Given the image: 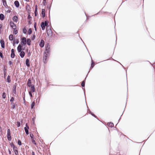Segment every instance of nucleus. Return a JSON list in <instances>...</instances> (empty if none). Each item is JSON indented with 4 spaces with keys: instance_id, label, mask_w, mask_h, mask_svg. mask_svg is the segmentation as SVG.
<instances>
[{
    "instance_id": "obj_48",
    "label": "nucleus",
    "mask_w": 155,
    "mask_h": 155,
    "mask_svg": "<svg viewBox=\"0 0 155 155\" xmlns=\"http://www.w3.org/2000/svg\"><path fill=\"white\" fill-rule=\"evenodd\" d=\"M0 57L2 58H3V54L2 52H0Z\"/></svg>"
},
{
    "instance_id": "obj_58",
    "label": "nucleus",
    "mask_w": 155,
    "mask_h": 155,
    "mask_svg": "<svg viewBox=\"0 0 155 155\" xmlns=\"http://www.w3.org/2000/svg\"><path fill=\"white\" fill-rule=\"evenodd\" d=\"M31 18V17L30 15H28V19H29Z\"/></svg>"
},
{
    "instance_id": "obj_5",
    "label": "nucleus",
    "mask_w": 155,
    "mask_h": 155,
    "mask_svg": "<svg viewBox=\"0 0 155 155\" xmlns=\"http://www.w3.org/2000/svg\"><path fill=\"white\" fill-rule=\"evenodd\" d=\"M44 45H45V42L42 39L41 41V42H40V44H39V45L41 47L43 48V47H44Z\"/></svg>"
},
{
    "instance_id": "obj_3",
    "label": "nucleus",
    "mask_w": 155,
    "mask_h": 155,
    "mask_svg": "<svg viewBox=\"0 0 155 155\" xmlns=\"http://www.w3.org/2000/svg\"><path fill=\"white\" fill-rule=\"evenodd\" d=\"M21 43L22 45H25L26 44V39L25 37H23L21 39Z\"/></svg>"
},
{
    "instance_id": "obj_17",
    "label": "nucleus",
    "mask_w": 155,
    "mask_h": 155,
    "mask_svg": "<svg viewBox=\"0 0 155 155\" xmlns=\"http://www.w3.org/2000/svg\"><path fill=\"white\" fill-rule=\"evenodd\" d=\"M13 20L15 22H17L18 21V17L15 16L13 17Z\"/></svg>"
},
{
    "instance_id": "obj_43",
    "label": "nucleus",
    "mask_w": 155,
    "mask_h": 155,
    "mask_svg": "<svg viewBox=\"0 0 155 155\" xmlns=\"http://www.w3.org/2000/svg\"><path fill=\"white\" fill-rule=\"evenodd\" d=\"M26 10L27 11H29V10H30V7H29V5H28L26 6Z\"/></svg>"
},
{
    "instance_id": "obj_7",
    "label": "nucleus",
    "mask_w": 155,
    "mask_h": 155,
    "mask_svg": "<svg viewBox=\"0 0 155 155\" xmlns=\"http://www.w3.org/2000/svg\"><path fill=\"white\" fill-rule=\"evenodd\" d=\"M0 42L1 44L2 48H4L5 43L4 41L2 39H1L0 40Z\"/></svg>"
},
{
    "instance_id": "obj_42",
    "label": "nucleus",
    "mask_w": 155,
    "mask_h": 155,
    "mask_svg": "<svg viewBox=\"0 0 155 155\" xmlns=\"http://www.w3.org/2000/svg\"><path fill=\"white\" fill-rule=\"evenodd\" d=\"M8 64L10 66H12L13 65V63L11 61H9Z\"/></svg>"
},
{
    "instance_id": "obj_19",
    "label": "nucleus",
    "mask_w": 155,
    "mask_h": 155,
    "mask_svg": "<svg viewBox=\"0 0 155 155\" xmlns=\"http://www.w3.org/2000/svg\"><path fill=\"white\" fill-rule=\"evenodd\" d=\"M13 150L15 155H18V150H17V147H16V148L13 149Z\"/></svg>"
},
{
    "instance_id": "obj_24",
    "label": "nucleus",
    "mask_w": 155,
    "mask_h": 155,
    "mask_svg": "<svg viewBox=\"0 0 155 155\" xmlns=\"http://www.w3.org/2000/svg\"><path fill=\"white\" fill-rule=\"evenodd\" d=\"M11 80H10V76L8 75L7 79V82L8 83H9L11 82Z\"/></svg>"
},
{
    "instance_id": "obj_6",
    "label": "nucleus",
    "mask_w": 155,
    "mask_h": 155,
    "mask_svg": "<svg viewBox=\"0 0 155 155\" xmlns=\"http://www.w3.org/2000/svg\"><path fill=\"white\" fill-rule=\"evenodd\" d=\"M11 56L12 58H14L15 56V50L13 49L11 50Z\"/></svg>"
},
{
    "instance_id": "obj_45",
    "label": "nucleus",
    "mask_w": 155,
    "mask_h": 155,
    "mask_svg": "<svg viewBox=\"0 0 155 155\" xmlns=\"http://www.w3.org/2000/svg\"><path fill=\"white\" fill-rule=\"evenodd\" d=\"M31 141L35 145H36V143H35V142L34 139H32Z\"/></svg>"
},
{
    "instance_id": "obj_56",
    "label": "nucleus",
    "mask_w": 155,
    "mask_h": 155,
    "mask_svg": "<svg viewBox=\"0 0 155 155\" xmlns=\"http://www.w3.org/2000/svg\"><path fill=\"white\" fill-rule=\"evenodd\" d=\"M91 115L93 116V117H95V118H97V117L93 113H92V114H91Z\"/></svg>"
},
{
    "instance_id": "obj_64",
    "label": "nucleus",
    "mask_w": 155,
    "mask_h": 155,
    "mask_svg": "<svg viewBox=\"0 0 155 155\" xmlns=\"http://www.w3.org/2000/svg\"><path fill=\"white\" fill-rule=\"evenodd\" d=\"M26 2H29V0H25Z\"/></svg>"
},
{
    "instance_id": "obj_54",
    "label": "nucleus",
    "mask_w": 155,
    "mask_h": 155,
    "mask_svg": "<svg viewBox=\"0 0 155 155\" xmlns=\"http://www.w3.org/2000/svg\"><path fill=\"white\" fill-rule=\"evenodd\" d=\"M13 33L14 34L16 35L18 33V31L17 30L14 31Z\"/></svg>"
},
{
    "instance_id": "obj_28",
    "label": "nucleus",
    "mask_w": 155,
    "mask_h": 155,
    "mask_svg": "<svg viewBox=\"0 0 155 155\" xmlns=\"http://www.w3.org/2000/svg\"><path fill=\"white\" fill-rule=\"evenodd\" d=\"M37 5H36L35 6V16H36L37 15Z\"/></svg>"
},
{
    "instance_id": "obj_50",
    "label": "nucleus",
    "mask_w": 155,
    "mask_h": 155,
    "mask_svg": "<svg viewBox=\"0 0 155 155\" xmlns=\"http://www.w3.org/2000/svg\"><path fill=\"white\" fill-rule=\"evenodd\" d=\"M30 137H31V138L32 139L33 138V135L32 134H30Z\"/></svg>"
},
{
    "instance_id": "obj_12",
    "label": "nucleus",
    "mask_w": 155,
    "mask_h": 155,
    "mask_svg": "<svg viewBox=\"0 0 155 155\" xmlns=\"http://www.w3.org/2000/svg\"><path fill=\"white\" fill-rule=\"evenodd\" d=\"M20 56L21 58H23L25 55V53L24 51H21L20 52Z\"/></svg>"
},
{
    "instance_id": "obj_63",
    "label": "nucleus",
    "mask_w": 155,
    "mask_h": 155,
    "mask_svg": "<svg viewBox=\"0 0 155 155\" xmlns=\"http://www.w3.org/2000/svg\"><path fill=\"white\" fill-rule=\"evenodd\" d=\"M7 12H10V10H8L7 11Z\"/></svg>"
},
{
    "instance_id": "obj_38",
    "label": "nucleus",
    "mask_w": 155,
    "mask_h": 155,
    "mask_svg": "<svg viewBox=\"0 0 155 155\" xmlns=\"http://www.w3.org/2000/svg\"><path fill=\"white\" fill-rule=\"evenodd\" d=\"M25 133L27 135H28L29 134L28 130L26 129V128L25 129Z\"/></svg>"
},
{
    "instance_id": "obj_51",
    "label": "nucleus",
    "mask_w": 155,
    "mask_h": 155,
    "mask_svg": "<svg viewBox=\"0 0 155 155\" xmlns=\"http://www.w3.org/2000/svg\"><path fill=\"white\" fill-rule=\"evenodd\" d=\"M4 72H6L7 69L6 68L5 66H4L3 68Z\"/></svg>"
},
{
    "instance_id": "obj_29",
    "label": "nucleus",
    "mask_w": 155,
    "mask_h": 155,
    "mask_svg": "<svg viewBox=\"0 0 155 155\" xmlns=\"http://www.w3.org/2000/svg\"><path fill=\"white\" fill-rule=\"evenodd\" d=\"M7 137L8 140L9 141H11L12 139L11 137V135H7Z\"/></svg>"
},
{
    "instance_id": "obj_30",
    "label": "nucleus",
    "mask_w": 155,
    "mask_h": 155,
    "mask_svg": "<svg viewBox=\"0 0 155 155\" xmlns=\"http://www.w3.org/2000/svg\"><path fill=\"white\" fill-rule=\"evenodd\" d=\"M35 37L36 36L35 35H32L31 36V39L33 41L35 39Z\"/></svg>"
},
{
    "instance_id": "obj_37",
    "label": "nucleus",
    "mask_w": 155,
    "mask_h": 155,
    "mask_svg": "<svg viewBox=\"0 0 155 155\" xmlns=\"http://www.w3.org/2000/svg\"><path fill=\"white\" fill-rule=\"evenodd\" d=\"M26 127H25L24 129L26 128V129L28 130L29 129V127L28 125L27 124H26L25 125Z\"/></svg>"
},
{
    "instance_id": "obj_36",
    "label": "nucleus",
    "mask_w": 155,
    "mask_h": 155,
    "mask_svg": "<svg viewBox=\"0 0 155 155\" xmlns=\"http://www.w3.org/2000/svg\"><path fill=\"white\" fill-rule=\"evenodd\" d=\"M23 32L25 34H26L27 32V30L25 28H24L23 30Z\"/></svg>"
},
{
    "instance_id": "obj_25",
    "label": "nucleus",
    "mask_w": 155,
    "mask_h": 155,
    "mask_svg": "<svg viewBox=\"0 0 155 155\" xmlns=\"http://www.w3.org/2000/svg\"><path fill=\"white\" fill-rule=\"evenodd\" d=\"M107 125L110 127H112L114 126L113 123L111 122H109L107 123Z\"/></svg>"
},
{
    "instance_id": "obj_22",
    "label": "nucleus",
    "mask_w": 155,
    "mask_h": 155,
    "mask_svg": "<svg viewBox=\"0 0 155 155\" xmlns=\"http://www.w3.org/2000/svg\"><path fill=\"white\" fill-rule=\"evenodd\" d=\"M45 26L44 24V22H41V28L43 30H44L45 29Z\"/></svg>"
},
{
    "instance_id": "obj_60",
    "label": "nucleus",
    "mask_w": 155,
    "mask_h": 155,
    "mask_svg": "<svg viewBox=\"0 0 155 155\" xmlns=\"http://www.w3.org/2000/svg\"><path fill=\"white\" fill-rule=\"evenodd\" d=\"M8 152H9V154H11V153H12L11 151L9 150Z\"/></svg>"
},
{
    "instance_id": "obj_49",
    "label": "nucleus",
    "mask_w": 155,
    "mask_h": 155,
    "mask_svg": "<svg viewBox=\"0 0 155 155\" xmlns=\"http://www.w3.org/2000/svg\"><path fill=\"white\" fill-rule=\"evenodd\" d=\"M24 95L23 97V100L24 102L25 103V93H24Z\"/></svg>"
},
{
    "instance_id": "obj_2",
    "label": "nucleus",
    "mask_w": 155,
    "mask_h": 155,
    "mask_svg": "<svg viewBox=\"0 0 155 155\" xmlns=\"http://www.w3.org/2000/svg\"><path fill=\"white\" fill-rule=\"evenodd\" d=\"M48 54V53H45V52H44V54L43 57V61L44 63H45L46 62L47 59L48 54Z\"/></svg>"
},
{
    "instance_id": "obj_21",
    "label": "nucleus",
    "mask_w": 155,
    "mask_h": 155,
    "mask_svg": "<svg viewBox=\"0 0 155 155\" xmlns=\"http://www.w3.org/2000/svg\"><path fill=\"white\" fill-rule=\"evenodd\" d=\"M11 104L12 105L11 108L12 109H14L15 108L16 104L14 102L11 103Z\"/></svg>"
},
{
    "instance_id": "obj_52",
    "label": "nucleus",
    "mask_w": 155,
    "mask_h": 155,
    "mask_svg": "<svg viewBox=\"0 0 155 155\" xmlns=\"http://www.w3.org/2000/svg\"><path fill=\"white\" fill-rule=\"evenodd\" d=\"M29 94L30 96L31 97H32V94H31V91H29Z\"/></svg>"
},
{
    "instance_id": "obj_8",
    "label": "nucleus",
    "mask_w": 155,
    "mask_h": 155,
    "mask_svg": "<svg viewBox=\"0 0 155 155\" xmlns=\"http://www.w3.org/2000/svg\"><path fill=\"white\" fill-rule=\"evenodd\" d=\"M30 91L32 92H34L35 91V87L34 85L32 84L31 86Z\"/></svg>"
},
{
    "instance_id": "obj_1",
    "label": "nucleus",
    "mask_w": 155,
    "mask_h": 155,
    "mask_svg": "<svg viewBox=\"0 0 155 155\" xmlns=\"http://www.w3.org/2000/svg\"><path fill=\"white\" fill-rule=\"evenodd\" d=\"M45 53H48L49 54L50 52V45L49 44H47L45 45Z\"/></svg>"
},
{
    "instance_id": "obj_13",
    "label": "nucleus",
    "mask_w": 155,
    "mask_h": 155,
    "mask_svg": "<svg viewBox=\"0 0 155 155\" xmlns=\"http://www.w3.org/2000/svg\"><path fill=\"white\" fill-rule=\"evenodd\" d=\"M31 80L30 79H29L28 80V81H27V84L28 87H30L31 85Z\"/></svg>"
},
{
    "instance_id": "obj_10",
    "label": "nucleus",
    "mask_w": 155,
    "mask_h": 155,
    "mask_svg": "<svg viewBox=\"0 0 155 155\" xmlns=\"http://www.w3.org/2000/svg\"><path fill=\"white\" fill-rule=\"evenodd\" d=\"M22 46L21 45L19 44L17 47V50L19 52L21 51L22 50Z\"/></svg>"
},
{
    "instance_id": "obj_61",
    "label": "nucleus",
    "mask_w": 155,
    "mask_h": 155,
    "mask_svg": "<svg viewBox=\"0 0 155 155\" xmlns=\"http://www.w3.org/2000/svg\"><path fill=\"white\" fill-rule=\"evenodd\" d=\"M89 110V113L91 114L93 113H92L90 110Z\"/></svg>"
},
{
    "instance_id": "obj_4",
    "label": "nucleus",
    "mask_w": 155,
    "mask_h": 155,
    "mask_svg": "<svg viewBox=\"0 0 155 155\" xmlns=\"http://www.w3.org/2000/svg\"><path fill=\"white\" fill-rule=\"evenodd\" d=\"M10 26L14 30H15L16 29V26L15 24L13 22H10Z\"/></svg>"
},
{
    "instance_id": "obj_15",
    "label": "nucleus",
    "mask_w": 155,
    "mask_h": 155,
    "mask_svg": "<svg viewBox=\"0 0 155 155\" xmlns=\"http://www.w3.org/2000/svg\"><path fill=\"white\" fill-rule=\"evenodd\" d=\"M25 63L27 66L28 67H29L30 66L29 60L28 59H26Z\"/></svg>"
},
{
    "instance_id": "obj_34",
    "label": "nucleus",
    "mask_w": 155,
    "mask_h": 155,
    "mask_svg": "<svg viewBox=\"0 0 155 155\" xmlns=\"http://www.w3.org/2000/svg\"><path fill=\"white\" fill-rule=\"evenodd\" d=\"M91 62L92 63L91 64V68H92L94 66V63L92 59H91Z\"/></svg>"
},
{
    "instance_id": "obj_18",
    "label": "nucleus",
    "mask_w": 155,
    "mask_h": 155,
    "mask_svg": "<svg viewBox=\"0 0 155 155\" xmlns=\"http://www.w3.org/2000/svg\"><path fill=\"white\" fill-rule=\"evenodd\" d=\"M85 79H85V80L82 82L81 83V86L82 87V88L83 89H84V90H85V88H84L83 87H84L85 86Z\"/></svg>"
},
{
    "instance_id": "obj_59",
    "label": "nucleus",
    "mask_w": 155,
    "mask_h": 155,
    "mask_svg": "<svg viewBox=\"0 0 155 155\" xmlns=\"http://www.w3.org/2000/svg\"><path fill=\"white\" fill-rule=\"evenodd\" d=\"M32 155H35V152L34 151H32Z\"/></svg>"
},
{
    "instance_id": "obj_31",
    "label": "nucleus",
    "mask_w": 155,
    "mask_h": 155,
    "mask_svg": "<svg viewBox=\"0 0 155 155\" xmlns=\"http://www.w3.org/2000/svg\"><path fill=\"white\" fill-rule=\"evenodd\" d=\"M35 105V102L34 101H33L31 105V108L33 109V108L34 107Z\"/></svg>"
},
{
    "instance_id": "obj_41",
    "label": "nucleus",
    "mask_w": 155,
    "mask_h": 155,
    "mask_svg": "<svg viewBox=\"0 0 155 155\" xmlns=\"http://www.w3.org/2000/svg\"><path fill=\"white\" fill-rule=\"evenodd\" d=\"M17 127H19L20 126V123L19 122V121H17Z\"/></svg>"
},
{
    "instance_id": "obj_46",
    "label": "nucleus",
    "mask_w": 155,
    "mask_h": 155,
    "mask_svg": "<svg viewBox=\"0 0 155 155\" xmlns=\"http://www.w3.org/2000/svg\"><path fill=\"white\" fill-rule=\"evenodd\" d=\"M11 146L13 148V149L16 148V147L15 146V145L12 143L11 144Z\"/></svg>"
},
{
    "instance_id": "obj_57",
    "label": "nucleus",
    "mask_w": 155,
    "mask_h": 155,
    "mask_svg": "<svg viewBox=\"0 0 155 155\" xmlns=\"http://www.w3.org/2000/svg\"><path fill=\"white\" fill-rule=\"evenodd\" d=\"M19 43V41L18 40H17L16 42H14L13 43L14 44L16 43L17 44H18Z\"/></svg>"
},
{
    "instance_id": "obj_40",
    "label": "nucleus",
    "mask_w": 155,
    "mask_h": 155,
    "mask_svg": "<svg viewBox=\"0 0 155 155\" xmlns=\"http://www.w3.org/2000/svg\"><path fill=\"white\" fill-rule=\"evenodd\" d=\"M14 101V98L13 97H12L10 99V101L11 103L13 102Z\"/></svg>"
},
{
    "instance_id": "obj_14",
    "label": "nucleus",
    "mask_w": 155,
    "mask_h": 155,
    "mask_svg": "<svg viewBox=\"0 0 155 155\" xmlns=\"http://www.w3.org/2000/svg\"><path fill=\"white\" fill-rule=\"evenodd\" d=\"M14 4L17 8L19 6V3L18 1H16L15 2Z\"/></svg>"
},
{
    "instance_id": "obj_62",
    "label": "nucleus",
    "mask_w": 155,
    "mask_h": 155,
    "mask_svg": "<svg viewBox=\"0 0 155 155\" xmlns=\"http://www.w3.org/2000/svg\"><path fill=\"white\" fill-rule=\"evenodd\" d=\"M28 56H30L31 55V53H30V51H29L28 53Z\"/></svg>"
},
{
    "instance_id": "obj_35",
    "label": "nucleus",
    "mask_w": 155,
    "mask_h": 155,
    "mask_svg": "<svg viewBox=\"0 0 155 155\" xmlns=\"http://www.w3.org/2000/svg\"><path fill=\"white\" fill-rule=\"evenodd\" d=\"M48 21H45V22H44V24L45 26H47L48 24Z\"/></svg>"
},
{
    "instance_id": "obj_32",
    "label": "nucleus",
    "mask_w": 155,
    "mask_h": 155,
    "mask_svg": "<svg viewBox=\"0 0 155 155\" xmlns=\"http://www.w3.org/2000/svg\"><path fill=\"white\" fill-rule=\"evenodd\" d=\"M32 32V30L31 28H30L29 29L28 31V33L29 35H30L31 34Z\"/></svg>"
},
{
    "instance_id": "obj_20",
    "label": "nucleus",
    "mask_w": 155,
    "mask_h": 155,
    "mask_svg": "<svg viewBox=\"0 0 155 155\" xmlns=\"http://www.w3.org/2000/svg\"><path fill=\"white\" fill-rule=\"evenodd\" d=\"M5 18V16L4 15L2 14H0V19L1 20H3Z\"/></svg>"
},
{
    "instance_id": "obj_26",
    "label": "nucleus",
    "mask_w": 155,
    "mask_h": 155,
    "mask_svg": "<svg viewBox=\"0 0 155 155\" xmlns=\"http://www.w3.org/2000/svg\"><path fill=\"white\" fill-rule=\"evenodd\" d=\"M26 41L27 42V45H30L31 44V41L30 39H28Z\"/></svg>"
},
{
    "instance_id": "obj_27",
    "label": "nucleus",
    "mask_w": 155,
    "mask_h": 155,
    "mask_svg": "<svg viewBox=\"0 0 155 155\" xmlns=\"http://www.w3.org/2000/svg\"><path fill=\"white\" fill-rule=\"evenodd\" d=\"M13 35L12 34L10 35L9 37V39L10 40L12 41L13 40Z\"/></svg>"
},
{
    "instance_id": "obj_55",
    "label": "nucleus",
    "mask_w": 155,
    "mask_h": 155,
    "mask_svg": "<svg viewBox=\"0 0 155 155\" xmlns=\"http://www.w3.org/2000/svg\"><path fill=\"white\" fill-rule=\"evenodd\" d=\"M6 74H7V72H4V78H5V77L6 76Z\"/></svg>"
},
{
    "instance_id": "obj_53",
    "label": "nucleus",
    "mask_w": 155,
    "mask_h": 155,
    "mask_svg": "<svg viewBox=\"0 0 155 155\" xmlns=\"http://www.w3.org/2000/svg\"><path fill=\"white\" fill-rule=\"evenodd\" d=\"M43 5H46V0H43Z\"/></svg>"
},
{
    "instance_id": "obj_33",
    "label": "nucleus",
    "mask_w": 155,
    "mask_h": 155,
    "mask_svg": "<svg viewBox=\"0 0 155 155\" xmlns=\"http://www.w3.org/2000/svg\"><path fill=\"white\" fill-rule=\"evenodd\" d=\"M2 97L4 99H5L6 97V94L5 92H3L2 94Z\"/></svg>"
},
{
    "instance_id": "obj_47",
    "label": "nucleus",
    "mask_w": 155,
    "mask_h": 155,
    "mask_svg": "<svg viewBox=\"0 0 155 155\" xmlns=\"http://www.w3.org/2000/svg\"><path fill=\"white\" fill-rule=\"evenodd\" d=\"M18 144L19 145V146H20L21 145V141L19 140H18Z\"/></svg>"
},
{
    "instance_id": "obj_44",
    "label": "nucleus",
    "mask_w": 155,
    "mask_h": 155,
    "mask_svg": "<svg viewBox=\"0 0 155 155\" xmlns=\"http://www.w3.org/2000/svg\"><path fill=\"white\" fill-rule=\"evenodd\" d=\"M34 28H35V31H37V28H36V22H35L34 23Z\"/></svg>"
},
{
    "instance_id": "obj_39",
    "label": "nucleus",
    "mask_w": 155,
    "mask_h": 155,
    "mask_svg": "<svg viewBox=\"0 0 155 155\" xmlns=\"http://www.w3.org/2000/svg\"><path fill=\"white\" fill-rule=\"evenodd\" d=\"M11 135L10 130L9 129H8L7 130V135Z\"/></svg>"
},
{
    "instance_id": "obj_9",
    "label": "nucleus",
    "mask_w": 155,
    "mask_h": 155,
    "mask_svg": "<svg viewBox=\"0 0 155 155\" xmlns=\"http://www.w3.org/2000/svg\"><path fill=\"white\" fill-rule=\"evenodd\" d=\"M16 84L14 85L13 88H12V91L13 93L15 94L16 93Z\"/></svg>"
},
{
    "instance_id": "obj_16",
    "label": "nucleus",
    "mask_w": 155,
    "mask_h": 155,
    "mask_svg": "<svg viewBox=\"0 0 155 155\" xmlns=\"http://www.w3.org/2000/svg\"><path fill=\"white\" fill-rule=\"evenodd\" d=\"M3 5L6 8H8V7L6 1L2 2Z\"/></svg>"
},
{
    "instance_id": "obj_11",
    "label": "nucleus",
    "mask_w": 155,
    "mask_h": 155,
    "mask_svg": "<svg viewBox=\"0 0 155 155\" xmlns=\"http://www.w3.org/2000/svg\"><path fill=\"white\" fill-rule=\"evenodd\" d=\"M47 34L48 36H51L52 33V31L51 30H47Z\"/></svg>"
},
{
    "instance_id": "obj_23",
    "label": "nucleus",
    "mask_w": 155,
    "mask_h": 155,
    "mask_svg": "<svg viewBox=\"0 0 155 155\" xmlns=\"http://www.w3.org/2000/svg\"><path fill=\"white\" fill-rule=\"evenodd\" d=\"M41 14L42 15V17H44L45 16V10L44 9H42V10Z\"/></svg>"
}]
</instances>
